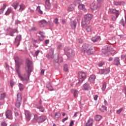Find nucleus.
<instances>
[{"label":"nucleus","mask_w":126,"mask_h":126,"mask_svg":"<svg viewBox=\"0 0 126 126\" xmlns=\"http://www.w3.org/2000/svg\"><path fill=\"white\" fill-rule=\"evenodd\" d=\"M61 117V114L59 112H56L55 114L54 120L58 121Z\"/></svg>","instance_id":"34"},{"label":"nucleus","mask_w":126,"mask_h":126,"mask_svg":"<svg viewBox=\"0 0 126 126\" xmlns=\"http://www.w3.org/2000/svg\"><path fill=\"white\" fill-rule=\"evenodd\" d=\"M124 110V108H121L119 109V110H117L116 113L118 115H120L121 113H122V111Z\"/></svg>","instance_id":"48"},{"label":"nucleus","mask_w":126,"mask_h":126,"mask_svg":"<svg viewBox=\"0 0 126 126\" xmlns=\"http://www.w3.org/2000/svg\"><path fill=\"white\" fill-rule=\"evenodd\" d=\"M106 87H107V84L106 82H104L102 85V87L101 88L102 91H105L106 90Z\"/></svg>","instance_id":"44"},{"label":"nucleus","mask_w":126,"mask_h":126,"mask_svg":"<svg viewBox=\"0 0 126 126\" xmlns=\"http://www.w3.org/2000/svg\"><path fill=\"white\" fill-rule=\"evenodd\" d=\"M71 92L72 93L74 98H77L78 97V94H79V92L77 90L72 89L71 90Z\"/></svg>","instance_id":"17"},{"label":"nucleus","mask_w":126,"mask_h":126,"mask_svg":"<svg viewBox=\"0 0 126 126\" xmlns=\"http://www.w3.org/2000/svg\"><path fill=\"white\" fill-rule=\"evenodd\" d=\"M95 52H96L95 48L92 46H91L86 52V53L88 56H91V55H93Z\"/></svg>","instance_id":"10"},{"label":"nucleus","mask_w":126,"mask_h":126,"mask_svg":"<svg viewBox=\"0 0 126 126\" xmlns=\"http://www.w3.org/2000/svg\"><path fill=\"white\" fill-rule=\"evenodd\" d=\"M5 96H6V94H5V93H3V94H1V95H0V100H3V99H4V98H5Z\"/></svg>","instance_id":"45"},{"label":"nucleus","mask_w":126,"mask_h":126,"mask_svg":"<svg viewBox=\"0 0 126 126\" xmlns=\"http://www.w3.org/2000/svg\"><path fill=\"white\" fill-rule=\"evenodd\" d=\"M53 22H54L55 24H59V19L58 18L54 19Z\"/></svg>","instance_id":"50"},{"label":"nucleus","mask_w":126,"mask_h":126,"mask_svg":"<svg viewBox=\"0 0 126 126\" xmlns=\"http://www.w3.org/2000/svg\"><path fill=\"white\" fill-rule=\"evenodd\" d=\"M20 23H21V21H19V20H15V24L16 25H17V24H20Z\"/></svg>","instance_id":"56"},{"label":"nucleus","mask_w":126,"mask_h":126,"mask_svg":"<svg viewBox=\"0 0 126 126\" xmlns=\"http://www.w3.org/2000/svg\"><path fill=\"white\" fill-rule=\"evenodd\" d=\"M77 24V23L75 21H72L70 22V27L72 28V29H75L76 28V25Z\"/></svg>","instance_id":"23"},{"label":"nucleus","mask_w":126,"mask_h":126,"mask_svg":"<svg viewBox=\"0 0 126 126\" xmlns=\"http://www.w3.org/2000/svg\"><path fill=\"white\" fill-rule=\"evenodd\" d=\"M124 94H125V95L126 96V87H125L124 88Z\"/></svg>","instance_id":"64"},{"label":"nucleus","mask_w":126,"mask_h":126,"mask_svg":"<svg viewBox=\"0 0 126 126\" xmlns=\"http://www.w3.org/2000/svg\"><path fill=\"white\" fill-rule=\"evenodd\" d=\"M64 54L68 58V57H72L74 56V53L72 51V49L69 47H65L64 48Z\"/></svg>","instance_id":"4"},{"label":"nucleus","mask_w":126,"mask_h":126,"mask_svg":"<svg viewBox=\"0 0 126 126\" xmlns=\"http://www.w3.org/2000/svg\"><path fill=\"white\" fill-rule=\"evenodd\" d=\"M93 16L91 14H87L84 16V20L82 21L81 26L83 28H84L86 25H88L90 23V21Z\"/></svg>","instance_id":"2"},{"label":"nucleus","mask_w":126,"mask_h":126,"mask_svg":"<svg viewBox=\"0 0 126 126\" xmlns=\"http://www.w3.org/2000/svg\"><path fill=\"white\" fill-rule=\"evenodd\" d=\"M67 120H68V117H65V118H63L62 120V123H64V122H65V121H67Z\"/></svg>","instance_id":"59"},{"label":"nucleus","mask_w":126,"mask_h":126,"mask_svg":"<svg viewBox=\"0 0 126 126\" xmlns=\"http://www.w3.org/2000/svg\"><path fill=\"white\" fill-rule=\"evenodd\" d=\"M54 53L55 49L51 48L50 49L49 54L46 55V58L49 59V60H50V59H54V56L55 55Z\"/></svg>","instance_id":"9"},{"label":"nucleus","mask_w":126,"mask_h":126,"mask_svg":"<svg viewBox=\"0 0 126 126\" xmlns=\"http://www.w3.org/2000/svg\"><path fill=\"white\" fill-rule=\"evenodd\" d=\"M104 64H105V63L103 62H101L100 63H99L98 64V65L100 67L101 66H103Z\"/></svg>","instance_id":"55"},{"label":"nucleus","mask_w":126,"mask_h":126,"mask_svg":"<svg viewBox=\"0 0 126 126\" xmlns=\"http://www.w3.org/2000/svg\"><path fill=\"white\" fill-rule=\"evenodd\" d=\"M2 126H7V124L5 122H2L1 123Z\"/></svg>","instance_id":"61"},{"label":"nucleus","mask_w":126,"mask_h":126,"mask_svg":"<svg viewBox=\"0 0 126 126\" xmlns=\"http://www.w3.org/2000/svg\"><path fill=\"white\" fill-rule=\"evenodd\" d=\"M47 88H48V90L49 91H54V88H53V86H52V84L50 82H48L46 85Z\"/></svg>","instance_id":"28"},{"label":"nucleus","mask_w":126,"mask_h":126,"mask_svg":"<svg viewBox=\"0 0 126 126\" xmlns=\"http://www.w3.org/2000/svg\"><path fill=\"white\" fill-rule=\"evenodd\" d=\"M100 112H104L105 111H107V107L105 105H102L101 107L99 108Z\"/></svg>","instance_id":"39"},{"label":"nucleus","mask_w":126,"mask_h":126,"mask_svg":"<svg viewBox=\"0 0 126 126\" xmlns=\"http://www.w3.org/2000/svg\"><path fill=\"white\" fill-rule=\"evenodd\" d=\"M11 11H12V8L11 7H8L7 10L5 13V15H9L11 13Z\"/></svg>","instance_id":"36"},{"label":"nucleus","mask_w":126,"mask_h":126,"mask_svg":"<svg viewBox=\"0 0 126 126\" xmlns=\"http://www.w3.org/2000/svg\"><path fill=\"white\" fill-rule=\"evenodd\" d=\"M86 78V72H79V83H82Z\"/></svg>","instance_id":"6"},{"label":"nucleus","mask_w":126,"mask_h":126,"mask_svg":"<svg viewBox=\"0 0 126 126\" xmlns=\"http://www.w3.org/2000/svg\"><path fill=\"white\" fill-rule=\"evenodd\" d=\"M5 116L6 118H7V119H8L9 120H12V119L13 118L12 117V112H11L10 110H7L5 112Z\"/></svg>","instance_id":"13"},{"label":"nucleus","mask_w":126,"mask_h":126,"mask_svg":"<svg viewBox=\"0 0 126 126\" xmlns=\"http://www.w3.org/2000/svg\"><path fill=\"white\" fill-rule=\"evenodd\" d=\"M6 7V4L3 3L1 9H0V14H2V13H3V11H4V9H5Z\"/></svg>","instance_id":"37"},{"label":"nucleus","mask_w":126,"mask_h":126,"mask_svg":"<svg viewBox=\"0 0 126 126\" xmlns=\"http://www.w3.org/2000/svg\"><path fill=\"white\" fill-rule=\"evenodd\" d=\"M57 58L58 59L59 62H60V63H63V58L62 57L60 58L59 57V54H58V55H57Z\"/></svg>","instance_id":"51"},{"label":"nucleus","mask_w":126,"mask_h":126,"mask_svg":"<svg viewBox=\"0 0 126 126\" xmlns=\"http://www.w3.org/2000/svg\"><path fill=\"white\" fill-rule=\"evenodd\" d=\"M73 125H74V123L73 122V121H71L70 123L69 126H73Z\"/></svg>","instance_id":"63"},{"label":"nucleus","mask_w":126,"mask_h":126,"mask_svg":"<svg viewBox=\"0 0 126 126\" xmlns=\"http://www.w3.org/2000/svg\"><path fill=\"white\" fill-rule=\"evenodd\" d=\"M125 23L123 18L121 19L120 21V24H121V25H122L123 27H125V26H126V14H125Z\"/></svg>","instance_id":"27"},{"label":"nucleus","mask_w":126,"mask_h":126,"mask_svg":"<svg viewBox=\"0 0 126 126\" xmlns=\"http://www.w3.org/2000/svg\"><path fill=\"white\" fill-rule=\"evenodd\" d=\"M81 3V0H75L74 1V2L73 3V4L74 5V6H76V5H77V4H78V5Z\"/></svg>","instance_id":"38"},{"label":"nucleus","mask_w":126,"mask_h":126,"mask_svg":"<svg viewBox=\"0 0 126 126\" xmlns=\"http://www.w3.org/2000/svg\"><path fill=\"white\" fill-rule=\"evenodd\" d=\"M10 83V85H11V87H13V86L15 84V83H14V81H13V80H11Z\"/></svg>","instance_id":"52"},{"label":"nucleus","mask_w":126,"mask_h":126,"mask_svg":"<svg viewBox=\"0 0 126 126\" xmlns=\"http://www.w3.org/2000/svg\"><path fill=\"white\" fill-rule=\"evenodd\" d=\"M38 23L40 28H44V27H46V26L48 25V22H47L45 19L39 21Z\"/></svg>","instance_id":"8"},{"label":"nucleus","mask_w":126,"mask_h":126,"mask_svg":"<svg viewBox=\"0 0 126 126\" xmlns=\"http://www.w3.org/2000/svg\"><path fill=\"white\" fill-rule=\"evenodd\" d=\"M101 7V5L94 4L91 6V8L93 10H96V9H99Z\"/></svg>","instance_id":"26"},{"label":"nucleus","mask_w":126,"mask_h":126,"mask_svg":"<svg viewBox=\"0 0 126 126\" xmlns=\"http://www.w3.org/2000/svg\"><path fill=\"white\" fill-rule=\"evenodd\" d=\"M21 102H22V96L21 93H18L17 94V99L15 103V106L17 108H20L21 105Z\"/></svg>","instance_id":"5"},{"label":"nucleus","mask_w":126,"mask_h":126,"mask_svg":"<svg viewBox=\"0 0 126 126\" xmlns=\"http://www.w3.org/2000/svg\"><path fill=\"white\" fill-rule=\"evenodd\" d=\"M46 119H47V117L45 116H41L37 118L36 121L37 122H38V123H43V122L45 121Z\"/></svg>","instance_id":"15"},{"label":"nucleus","mask_w":126,"mask_h":126,"mask_svg":"<svg viewBox=\"0 0 126 126\" xmlns=\"http://www.w3.org/2000/svg\"><path fill=\"white\" fill-rule=\"evenodd\" d=\"M110 13H113L116 15V18L119 17V15H120V11L117 10L116 8H111L110 9Z\"/></svg>","instance_id":"12"},{"label":"nucleus","mask_w":126,"mask_h":126,"mask_svg":"<svg viewBox=\"0 0 126 126\" xmlns=\"http://www.w3.org/2000/svg\"><path fill=\"white\" fill-rule=\"evenodd\" d=\"M63 70L64 71H65V72H67V71H68V66L67 64H65L63 66Z\"/></svg>","instance_id":"43"},{"label":"nucleus","mask_w":126,"mask_h":126,"mask_svg":"<svg viewBox=\"0 0 126 126\" xmlns=\"http://www.w3.org/2000/svg\"><path fill=\"white\" fill-rule=\"evenodd\" d=\"M32 41L34 43H36V44H40V40H38V39L35 40L34 38H32Z\"/></svg>","instance_id":"47"},{"label":"nucleus","mask_w":126,"mask_h":126,"mask_svg":"<svg viewBox=\"0 0 126 126\" xmlns=\"http://www.w3.org/2000/svg\"><path fill=\"white\" fill-rule=\"evenodd\" d=\"M90 88V85L88 83H85L82 87V89L84 91H88Z\"/></svg>","instance_id":"19"},{"label":"nucleus","mask_w":126,"mask_h":126,"mask_svg":"<svg viewBox=\"0 0 126 126\" xmlns=\"http://www.w3.org/2000/svg\"><path fill=\"white\" fill-rule=\"evenodd\" d=\"M85 29L86 31L87 32H92V27L91 26H85Z\"/></svg>","instance_id":"31"},{"label":"nucleus","mask_w":126,"mask_h":126,"mask_svg":"<svg viewBox=\"0 0 126 126\" xmlns=\"http://www.w3.org/2000/svg\"><path fill=\"white\" fill-rule=\"evenodd\" d=\"M110 72V68L105 69H100L98 70V73L99 74H108Z\"/></svg>","instance_id":"11"},{"label":"nucleus","mask_w":126,"mask_h":126,"mask_svg":"<svg viewBox=\"0 0 126 126\" xmlns=\"http://www.w3.org/2000/svg\"><path fill=\"white\" fill-rule=\"evenodd\" d=\"M94 121L93 119H89L85 126H93Z\"/></svg>","instance_id":"20"},{"label":"nucleus","mask_w":126,"mask_h":126,"mask_svg":"<svg viewBox=\"0 0 126 126\" xmlns=\"http://www.w3.org/2000/svg\"><path fill=\"white\" fill-rule=\"evenodd\" d=\"M22 36L21 34H18L16 36V37L15 38L14 43H18L19 42H20L21 41Z\"/></svg>","instance_id":"25"},{"label":"nucleus","mask_w":126,"mask_h":126,"mask_svg":"<svg viewBox=\"0 0 126 126\" xmlns=\"http://www.w3.org/2000/svg\"><path fill=\"white\" fill-rule=\"evenodd\" d=\"M20 8L18 10V11H20V12L23 11L24 9H25V5L22 4L19 5Z\"/></svg>","instance_id":"35"},{"label":"nucleus","mask_w":126,"mask_h":126,"mask_svg":"<svg viewBox=\"0 0 126 126\" xmlns=\"http://www.w3.org/2000/svg\"><path fill=\"white\" fill-rule=\"evenodd\" d=\"M24 114H25L26 120H27V121H30L31 119V116L30 115L29 111L25 110Z\"/></svg>","instance_id":"18"},{"label":"nucleus","mask_w":126,"mask_h":126,"mask_svg":"<svg viewBox=\"0 0 126 126\" xmlns=\"http://www.w3.org/2000/svg\"><path fill=\"white\" fill-rule=\"evenodd\" d=\"M45 3L47 5V6H51V3H50V0H45Z\"/></svg>","instance_id":"49"},{"label":"nucleus","mask_w":126,"mask_h":126,"mask_svg":"<svg viewBox=\"0 0 126 126\" xmlns=\"http://www.w3.org/2000/svg\"><path fill=\"white\" fill-rule=\"evenodd\" d=\"M95 79H96V76L94 74H92L89 78V81L90 83H94Z\"/></svg>","instance_id":"16"},{"label":"nucleus","mask_w":126,"mask_h":126,"mask_svg":"<svg viewBox=\"0 0 126 126\" xmlns=\"http://www.w3.org/2000/svg\"><path fill=\"white\" fill-rule=\"evenodd\" d=\"M78 8L79 9H81V10H84L85 12L87 11V9L85 8V5H84V4H82L80 3V4L78 5Z\"/></svg>","instance_id":"21"},{"label":"nucleus","mask_w":126,"mask_h":126,"mask_svg":"<svg viewBox=\"0 0 126 126\" xmlns=\"http://www.w3.org/2000/svg\"><path fill=\"white\" fill-rule=\"evenodd\" d=\"M14 33H18V30H17V29H11L9 31V36H11V37L14 36Z\"/></svg>","instance_id":"14"},{"label":"nucleus","mask_w":126,"mask_h":126,"mask_svg":"<svg viewBox=\"0 0 126 126\" xmlns=\"http://www.w3.org/2000/svg\"><path fill=\"white\" fill-rule=\"evenodd\" d=\"M14 59L16 65V66H17V68L16 69V71L19 78H22V76H21V74H20V69H19V68L20 67V65H21V63L19 62V57H15Z\"/></svg>","instance_id":"3"},{"label":"nucleus","mask_w":126,"mask_h":126,"mask_svg":"<svg viewBox=\"0 0 126 126\" xmlns=\"http://www.w3.org/2000/svg\"><path fill=\"white\" fill-rule=\"evenodd\" d=\"M104 104L105 106H108L109 105V103H108V101L106 99H104Z\"/></svg>","instance_id":"60"},{"label":"nucleus","mask_w":126,"mask_h":126,"mask_svg":"<svg viewBox=\"0 0 126 126\" xmlns=\"http://www.w3.org/2000/svg\"><path fill=\"white\" fill-rule=\"evenodd\" d=\"M73 10H74V7H69L68 8V11H72Z\"/></svg>","instance_id":"54"},{"label":"nucleus","mask_w":126,"mask_h":126,"mask_svg":"<svg viewBox=\"0 0 126 126\" xmlns=\"http://www.w3.org/2000/svg\"><path fill=\"white\" fill-rule=\"evenodd\" d=\"M54 65H55V66H59V65H60V63H59V59L58 58H57V59L54 60Z\"/></svg>","instance_id":"41"},{"label":"nucleus","mask_w":126,"mask_h":126,"mask_svg":"<svg viewBox=\"0 0 126 126\" xmlns=\"http://www.w3.org/2000/svg\"><path fill=\"white\" fill-rule=\"evenodd\" d=\"M19 88L20 91H23L24 90V86L20 83L19 84Z\"/></svg>","instance_id":"42"},{"label":"nucleus","mask_w":126,"mask_h":126,"mask_svg":"<svg viewBox=\"0 0 126 126\" xmlns=\"http://www.w3.org/2000/svg\"><path fill=\"white\" fill-rule=\"evenodd\" d=\"M94 101H97V100H98V95H94Z\"/></svg>","instance_id":"58"},{"label":"nucleus","mask_w":126,"mask_h":126,"mask_svg":"<svg viewBox=\"0 0 126 126\" xmlns=\"http://www.w3.org/2000/svg\"><path fill=\"white\" fill-rule=\"evenodd\" d=\"M36 30H37V28H36V27H32L29 30V31L30 32H32V31H36Z\"/></svg>","instance_id":"53"},{"label":"nucleus","mask_w":126,"mask_h":126,"mask_svg":"<svg viewBox=\"0 0 126 126\" xmlns=\"http://www.w3.org/2000/svg\"><path fill=\"white\" fill-rule=\"evenodd\" d=\"M40 53V50H37L35 52V55L36 57H38V55Z\"/></svg>","instance_id":"57"},{"label":"nucleus","mask_w":126,"mask_h":126,"mask_svg":"<svg viewBox=\"0 0 126 126\" xmlns=\"http://www.w3.org/2000/svg\"><path fill=\"white\" fill-rule=\"evenodd\" d=\"M62 44H59L57 47L58 50H61L62 49Z\"/></svg>","instance_id":"62"},{"label":"nucleus","mask_w":126,"mask_h":126,"mask_svg":"<svg viewBox=\"0 0 126 126\" xmlns=\"http://www.w3.org/2000/svg\"><path fill=\"white\" fill-rule=\"evenodd\" d=\"M113 63L115 65H120V64H121V63H120V58H119V57H116L113 61Z\"/></svg>","instance_id":"22"},{"label":"nucleus","mask_w":126,"mask_h":126,"mask_svg":"<svg viewBox=\"0 0 126 126\" xmlns=\"http://www.w3.org/2000/svg\"><path fill=\"white\" fill-rule=\"evenodd\" d=\"M12 6L14 7V9H17L18 6V2L15 1L12 4Z\"/></svg>","instance_id":"40"},{"label":"nucleus","mask_w":126,"mask_h":126,"mask_svg":"<svg viewBox=\"0 0 126 126\" xmlns=\"http://www.w3.org/2000/svg\"><path fill=\"white\" fill-rule=\"evenodd\" d=\"M104 2V0H97V3L98 4V5H100Z\"/></svg>","instance_id":"46"},{"label":"nucleus","mask_w":126,"mask_h":126,"mask_svg":"<svg viewBox=\"0 0 126 126\" xmlns=\"http://www.w3.org/2000/svg\"><path fill=\"white\" fill-rule=\"evenodd\" d=\"M91 47V45L89 44H84L82 45V48L81 49V52L85 54L86 51L88 50V49Z\"/></svg>","instance_id":"7"},{"label":"nucleus","mask_w":126,"mask_h":126,"mask_svg":"<svg viewBox=\"0 0 126 126\" xmlns=\"http://www.w3.org/2000/svg\"><path fill=\"white\" fill-rule=\"evenodd\" d=\"M100 38H101V36H95L94 37H93L92 38V41L94 43H96V42H97V41H98V40H100Z\"/></svg>","instance_id":"33"},{"label":"nucleus","mask_w":126,"mask_h":126,"mask_svg":"<svg viewBox=\"0 0 126 126\" xmlns=\"http://www.w3.org/2000/svg\"><path fill=\"white\" fill-rule=\"evenodd\" d=\"M124 3V1H119V0H114L113 2V4L114 5H121Z\"/></svg>","instance_id":"29"},{"label":"nucleus","mask_w":126,"mask_h":126,"mask_svg":"<svg viewBox=\"0 0 126 126\" xmlns=\"http://www.w3.org/2000/svg\"><path fill=\"white\" fill-rule=\"evenodd\" d=\"M35 108L39 110V112H41L42 113H44V112L45 111V109H44V107L38 104L35 105Z\"/></svg>","instance_id":"24"},{"label":"nucleus","mask_w":126,"mask_h":126,"mask_svg":"<svg viewBox=\"0 0 126 126\" xmlns=\"http://www.w3.org/2000/svg\"><path fill=\"white\" fill-rule=\"evenodd\" d=\"M104 51H105V49H102V52L104 55H106V54H109V55H113V54H115V50H112L111 51H105V52H104Z\"/></svg>","instance_id":"30"},{"label":"nucleus","mask_w":126,"mask_h":126,"mask_svg":"<svg viewBox=\"0 0 126 126\" xmlns=\"http://www.w3.org/2000/svg\"><path fill=\"white\" fill-rule=\"evenodd\" d=\"M102 118V117L101 115H96L94 116V120L96 122H99V121H101Z\"/></svg>","instance_id":"32"},{"label":"nucleus","mask_w":126,"mask_h":126,"mask_svg":"<svg viewBox=\"0 0 126 126\" xmlns=\"http://www.w3.org/2000/svg\"><path fill=\"white\" fill-rule=\"evenodd\" d=\"M32 61L29 59H27L26 64L28 67V70H26V72L28 73V76L25 77L26 74H24L22 78H20L21 81H23V82H24V83H27V82L29 81L30 75H31V72H32Z\"/></svg>","instance_id":"1"}]
</instances>
